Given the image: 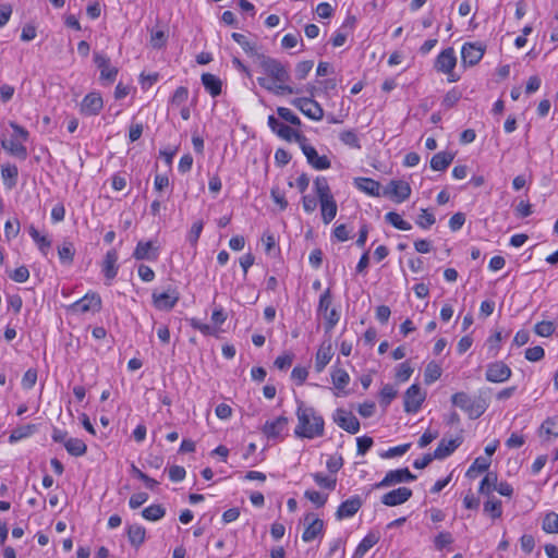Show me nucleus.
Instances as JSON below:
<instances>
[{
	"mask_svg": "<svg viewBox=\"0 0 558 558\" xmlns=\"http://www.w3.org/2000/svg\"><path fill=\"white\" fill-rule=\"evenodd\" d=\"M258 62L267 75V77H257L260 87L275 95L299 93V89L290 85L291 76L287 63L265 54L258 56Z\"/></svg>",
	"mask_w": 558,
	"mask_h": 558,
	"instance_id": "f257e3e1",
	"label": "nucleus"
},
{
	"mask_svg": "<svg viewBox=\"0 0 558 558\" xmlns=\"http://www.w3.org/2000/svg\"><path fill=\"white\" fill-rule=\"evenodd\" d=\"M298 425L294 429L296 437L313 439L324 435V418L314 408L301 402L296 410Z\"/></svg>",
	"mask_w": 558,
	"mask_h": 558,
	"instance_id": "f03ea898",
	"label": "nucleus"
},
{
	"mask_svg": "<svg viewBox=\"0 0 558 558\" xmlns=\"http://www.w3.org/2000/svg\"><path fill=\"white\" fill-rule=\"evenodd\" d=\"M10 126L12 128L13 133L10 137H7L5 135L1 136V147L10 155L25 160L27 158V149L24 143L28 140L29 133L26 129L15 122H11Z\"/></svg>",
	"mask_w": 558,
	"mask_h": 558,
	"instance_id": "7ed1b4c3",
	"label": "nucleus"
},
{
	"mask_svg": "<svg viewBox=\"0 0 558 558\" xmlns=\"http://www.w3.org/2000/svg\"><path fill=\"white\" fill-rule=\"evenodd\" d=\"M451 402L454 407L464 411L472 420L478 418L486 411L484 404L476 402L463 391L453 393Z\"/></svg>",
	"mask_w": 558,
	"mask_h": 558,
	"instance_id": "20e7f679",
	"label": "nucleus"
},
{
	"mask_svg": "<svg viewBox=\"0 0 558 558\" xmlns=\"http://www.w3.org/2000/svg\"><path fill=\"white\" fill-rule=\"evenodd\" d=\"M457 65V57L453 48L444 49L436 58L434 68L437 72L448 75V82L459 81V76L453 73Z\"/></svg>",
	"mask_w": 558,
	"mask_h": 558,
	"instance_id": "39448f33",
	"label": "nucleus"
},
{
	"mask_svg": "<svg viewBox=\"0 0 558 558\" xmlns=\"http://www.w3.org/2000/svg\"><path fill=\"white\" fill-rule=\"evenodd\" d=\"M296 143L299 144L302 153L306 157L307 162L316 170H326L330 168L331 163L327 156H319L315 147H313L307 137L298 136Z\"/></svg>",
	"mask_w": 558,
	"mask_h": 558,
	"instance_id": "423d86ee",
	"label": "nucleus"
},
{
	"mask_svg": "<svg viewBox=\"0 0 558 558\" xmlns=\"http://www.w3.org/2000/svg\"><path fill=\"white\" fill-rule=\"evenodd\" d=\"M101 310V298L96 292H88L69 306L75 314L98 313Z\"/></svg>",
	"mask_w": 558,
	"mask_h": 558,
	"instance_id": "0eeeda50",
	"label": "nucleus"
},
{
	"mask_svg": "<svg viewBox=\"0 0 558 558\" xmlns=\"http://www.w3.org/2000/svg\"><path fill=\"white\" fill-rule=\"evenodd\" d=\"M292 105L313 121H320L324 118V109L312 97L295 98Z\"/></svg>",
	"mask_w": 558,
	"mask_h": 558,
	"instance_id": "6e6552de",
	"label": "nucleus"
},
{
	"mask_svg": "<svg viewBox=\"0 0 558 558\" xmlns=\"http://www.w3.org/2000/svg\"><path fill=\"white\" fill-rule=\"evenodd\" d=\"M414 480H416V475L411 473L408 468L391 470L386 473L379 483L375 484V488H385L400 483L413 482Z\"/></svg>",
	"mask_w": 558,
	"mask_h": 558,
	"instance_id": "1a4fd4ad",
	"label": "nucleus"
},
{
	"mask_svg": "<svg viewBox=\"0 0 558 558\" xmlns=\"http://www.w3.org/2000/svg\"><path fill=\"white\" fill-rule=\"evenodd\" d=\"M426 392L416 384L411 385L404 392V411L416 413L425 401Z\"/></svg>",
	"mask_w": 558,
	"mask_h": 558,
	"instance_id": "9d476101",
	"label": "nucleus"
},
{
	"mask_svg": "<svg viewBox=\"0 0 558 558\" xmlns=\"http://www.w3.org/2000/svg\"><path fill=\"white\" fill-rule=\"evenodd\" d=\"M511 375V368L502 361L492 362L486 366L485 378L489 383H505Z\"/></svg>",
	"mask_w": 558,
	"mask_h": 558,
	"instance_id": "9b49d317",
	"label": "nucleus"
},
{
	"mask_svg": "<svg viewBox=\"0 0 558 558\" xmlns=\"http://www.w3.org/2000/svg\"><path fill=\"white\" fill-rule=\"evenodd\" d=\"M151 298L157 310L170 311L177 305L180 294L175 288H171L163 292L154 291Z\"/></svg>",
	"mask_w": 558,
	"mask_h": 558,
	"instance_id": "f8f14e48",
	"label": "nucleus"
},
{
	"mask_svg": "<svg viewBox=\"0 0 558 558\" xmlns=\"http://www.w3.org/2000/svg\"><path fill=\"white\" fill-rule=\"evenodd\" d=\"M94 62L100 71L101 81L107 84H111L116 81L118 68L111 65L110 59L105 53L95 52Z\"/></svg>",
	"mask_w": 558,
	"mask_h": 558,
	"instance_id": "ddd939ff",
	"label": "nucleus"
},
{
	"mask_svg": "<svg viewBox=\"0 0 558 558\" xmlns=\"http://www.w3.org/2000/svg\"><path fill=\"white\" fill-rule=\"evenodd\" d=\"M485 53V47L478 43H465L461 49V61L463 65L473 66L477 64Z\"/></svg>",
	"mask_w": 558,
	"mask_h": 558,
	"instance_id": "4468645a",
	"label": "nucleus"
},
{
	"mask_svg": "<svg viewBox=\"0 0 558 558\" xmlns=\"http://www.w3.org/2000/svg\"><path fill=\"white\" fill-rule=\"evenodd\" d=\"M160 247L154 241H138L133 252L136 260H157Z\"/></svg>",
	"mask_w": 558,
	"mask_h": 558,
	"instance_id": "2eb2a0df",
	"label": "nucleus"
},
{
	"mask_svg": "<svg viewBox=\"0 0 558 558\" xmlns=\"http://www.w3.org/2000/svg\"><path fill=\"white\" fill-rule=\"evenodd\" d=\"M335 423L350 434H356L360 430V422L352 412L338 409L333 416Z\"/></svg>",
	"mask_w": 558,
	"mask_h": 558,
	"instance_id": "dca6fc26",
	"label": "nucleus"
},
{
	"mask_svg": "<svg viewBox=\"0 0 558 558\" xmlns=\"http://www.w3.org/2000/svg\"><path fill=\"white\" fill-rule=\"evenodd\" d=\"M104 107V100L99 93L87 94L81 102V113L87 117L97 116Z\"/></svg>",
	"mask_w": 558,
	"mask_h": 558,
	"instance_id": "f3484780",
	"label": "nucleus"
},
{
	"mask_svg": "<svg viewBox=\"0 0 558 558\" xmlns=\"http://www.w3.org/2000/svg\"><path fill=\"white\" fill-rule=\"evenodd\" d=\"M268 126L270 130L276 133L279 137L292 142L294 141L296 143L298 136H304V134L293 130L289 125H286L281 122H279L278 119H276L274 116L268 117Z\"/></svg>",
	"mask_w": 558,
	"mask_h": 558,
	"instance_id": "a211bd4d",
	"label": "nucleus"
},
{
	"mask_svg": "<svg viewBox=\"0 0 558 558\" xmlns=\"http://www.w3.org/2000/svg\"><path fill=\"white\" fill-rule=\"evenodd\" d=\"M412 497V490L408 487L392 489L381 496V504L388 507H395L407 502Z\"/></svg>",
	"mask_w": 558,
	"mask_h": 558,
	"instance_id": "6ab92c4d",
	"label": "nucleus"
},
{
	"mask_svg": "<svg viewBox=\"0 0 558 558\" xmlns=\"http://www.w3.org/2000/svg\"><path fill=\"white\" fill-rule=\"evenodd\" d=\"M363 501L360 496L355 495L340 504L336 511V519L341 521L343 519L352 518L362 507Z\"/></svg>",
	"mask_w": 558,
	"mask_h": 558,
	"instance_id": "aec40b11",
	"label": "nucleus"
},
{
	"mask_svg": "<svg viewBox=\"0 0 558 558\" xmlns=\"http://www.w3.org/2000/svg\"><path fill=\"white\" fill-rule=\"evenodd\" d=\"M304 520L308 524L302 534V539L305 543H310L323 534L324 521L322 519L315 518L313 513H307Z\"/></svg>",
	"mask_w": 558,
	"mask_h": 558,
	"instance_id": "412c9836",
	"label": "nucleus"
},
{
	"mask_svg": "<svg viewBox=\"0 0 558 558\" xmlns=\"http://www.w3.org/2000/svg\"><path fill=\"white\" fill-rule=\"evenodd\" d=\"M385 195H389L393 197L397 203H401L410 197L411 186L408 182L392 180L390 181L388 189L385 191Z\"/></svg>",
	"mask_w": 558,
	"mask_h": 558,
	"instance_id": "4be33fe9",
	"label": "nucleus"
},
{
	"mask_svg": "<svg viewBox=\"0 0 558 558\" xmlns=\"http://www.w3.org/2000/svg\"><path fill=\"white\" fill-rule=\"evenodd\" d=\"M289 420L281 415L274 421H267L263 426V433L267 438H278L287 429Z\"/></svg>",
	"mask_w": 558,
	"mask_h": 558,
	"instance_id": "5701e85b",
	"label": "nucleus"
},
{
	"mask_svg": "<svg viewBox=\"0 0 558 558\" xmlns=\"http://www.w3.org/2000/svg\"><path fill=\"white\" fill-rule=\"evenodd\" d=\"M461 444L462 437H457L454 439L449 440L444 438L439 441L437 448L433 452V457H435V459L438 460L445 459L452 454L456 451V449L461 446Z\"/></svg>",
	"mask_w": 558,
	"mask_h": 558,
	"instance_id": "b1692460",
	"label": "nucleus"
},
{
	"mask_svg": "<svg viewBox=\"0 0 558 558\" xmlns=\"http://www.w3.org/2000/svg\"><path fill=\"white\" fill-rule=\"evenodd\" d=\"M118 258L119 255L116 248H111L106 253L102 262V272L108 280L114 279L118 275Z\"/></svg>",
	"mask_w": 558,
	"mask_h": 558,
	"instance_id": "393cba45",
	"label": "nucleus"
},
{
	"mask_svg": "<svg viewBox=\"0 0 558 558\" xmlns=\"http://www.w3.org/2000/svg\"><path fill=\"white\" fill-rule=\"evenodd\" d=\"M333 356L331 342H323L317 350L315 357V369L320 373Z\"/></svg>",
	"mask_w": 558,
	"mask_h": 558,
	"instance_id": "a878e982",
	"label": "nucleus"
},
{
	"mask_svg": "<svg viewBox=\"0 0 558 558\" xmlns=\"http://www.w3.org/2000/svg\"><path fill=\"white\" fill-rule=\"evenodd\" d=\"M322 219L324 223H330L337 216L338 206L333 196L319 201Z\"/></svg>",
	"mask_w": 558,
	"mask_h": 558,
	"instance_id": "bb28decb",
	"label": "nucleus"
},
{
	"mask_svg": "<svg viewBox=\"0 0 558 558\" xmlns=\"http://www.w3.org/2000/svg\"><path fill=\"white\" fill-rule=\"evenodd\" d=\"M454 155L449 151H439L430 159V168L435 171H445L453 161Z\"/></svg>",
	"mask_w": 558,
	"mask_h": 558,
	"instance_id": "cd10ccee",
	"label": "nucleus"
},
{
	"mask_svg": "<svg viewBox=\"0 0 558 558\" xmlns=\"http://www.w3.org/2000/svg\"><path fill=\"white\" fill-rule=\"evenodd\" d=\"M355 186L372 196L380 195V183L371 178H356Z\"/></svg>",
	"mask_w": 558,
	"mask_h": 558,
	"instance_id": "c85d7f7f",
	"label": "nucleus"
},
{
	"mask_svg": "<svg viewBox=\"0 0 558 558\" xmlns=\"http://www.w3.org/2000/svg\"><path fill=\"white\" fill-rule=\"evenodd\" d=\"M1 177L7 189H13L17 183L19 169L15 165L7 163L1 167Z\"/></svg>",
	"mask_w": 558,
	"mask_h": 558,
	"instance_id": "c756f323",
	"label": "nucleus"
},
{
	"mask_svg": "<svg viewBox=\"0 0 558 558\" xmlns=\"http://www.w3.org/2000/svg\"><path fill=\"white\" fill-rule=\"evenodd\" d=\"M379 537L374 534L369 533L367 534L356 546L352 558H363L365 554L378 543Z\"/></svg>",
	"mask_w": 558,
	"mask_h": 558,
	"instance_id": "7c9ffc66",
	"label": "nucleus"
},
{
	"mask_svg": "<svg viewBox=\"0 0 558 558\" xmlns=\"http://www.w3.org/2000/svg\"><path fill=\"white\" fill-rule=\"evenodd\" d=\"M202 83L205 89L213 97H217L221 94V81L216 75L210 73H204L202 75Z\"/></svg>",
	"mask_w": 558,
	"mask_h": 558,
	"instance_id": "2f4dec72",
	"label": "nucleus"
},
{
	"mask_svg": "<svg viewBox=\"0 0 558 558\" xmlns=\"http://www.w3.org/2000/svg\"><path fill=\"white\" fill-rule=\"evenodd\" d=\"M28 233L33 241L37 244L41 254L47 256L48 251L51 247V241L46 235H41L33 225L28 227Z\"/></svg>",
	"mask_w": 558,
	"mask_h": 558,
	"instance_id": "473e14b6",
	"label": "nucleus"
},
{
	"mask_svg": "<svg viewBox=\"0 0 558 558\" xmlns=\"http://www.w3.org/2000/svg\"><path fill=\"white\" fill-rule=\"evenodd\" d=\"M146 536V531L142 525L138 524H132L128 529V537L132 546L135 548L140 547Z\"/></svg>",
	"mask_w": 558,
	"mask_h": 558,
	"instance_id": "72a5a7b5",
	"label": "nucleus"
},
{
	"mask_svg": "<svg viewBox=\"0 0 558 558\" xmlns=\"http://www.w3.org/2000/svg\"><path fill=\"white\" fill-rule=\"evenodd\" d=\"M64 448L73 457H82L87 451L86 444L78 438H69L64 444Z\"/></svg>",
	"mask_w": 558,
	"mask_h": 558,
	"instance_id": "f704fd0d",
	"label": "nucleus"
},
{
	"mask_svg": "<svg viewBox=\"0 0 558 558\" xmlns=\"http://www.w3.org/2000/svg\"><path fill=\"white\" fill-rule=\"evenodd\" d=\"M36 432V425L34 424H27L23 426H19L12 430L9 437V441L11 444H14L19 440H22L24 438H27L32 436Z\"/></svg>",
	"mask_w": 558,
	"mask_h": 558,
	"instance_id": "c9c22d12",
	"label": "nucleus"
},
{
	"mask_svg": "<svg viewBox=\"0 0 558 558\" xmlns=\"http://www.w3.org/2000/svg\"><path fill=\"white\" fill-rule=\"evenodd\" d=\"M58 255L62 264L70 265L73 263L75 248L70 241H63L58 247Z\"/></svg>",
	"mask_w": 558,
	"mask_h": 558,
	"instance_id": "e433bc0d",
	"label": "nucleus"
},
{
	"mask_svg": "<svg viewBox=\"0 0 558 558\" xmlns=\"http://www.w3.org/2000/svg\"><path fill=\"white\" fill-rule=\"evenodd\" d=\"M232 39L239 44L242 49L251 57H256L258 59V56L262 53L257 52L256 45L248 41L247 38L240 33H232L231 35Z\"/></svg>",
	"mask_w": 558,
	"mask_h": 558,
	"instance_id": "4c0bfd02",
	"label": "nucleus"
},
{
	"mask_svg": "<svg viewBox=\"0 0 558 558\" xmlns=\"http://www.w3.org/2000/svg\"><path fill=\"white\" fill-rule=\"evenodd\" d=\"M490 465V459L484 457H477L472 465L466 471V476L473 478L477 473H483L488 470Z\"/></svg>",
	"mask_w": 558,
	"mask_h": 558,
	"instance_id": "58836bf2",
	"label": "nucleus"
},
{
	"mask_svg": "<svg viewBox=\"0 0 558 558\" xmlns=\"http://www.w3.org/2000/svg\"><path fill=\"white\" fill-rule=\"evenodd\" d=\"M314 190L319 201L333 196L325 177H317L314 180Z\"/></svg>",
	"mask_w": 558,
	"mask_h": 558,
	"instance_id": "ea45409f",
	"label": "nucleus"
},
{
	"mask_svg": "<svg viewBox=\"0 0 558 558\" xmlns=\"http://www.w3.org/2000/svg\"><path fill=\"white\" fill-rule=\"evenodd\" d=\"M497 487V474L488 472L481 481L478 492L483 495H490Z\"/></svg>",
	"mask_w": 558,
	"mask_h": 558,
	"instance_id": "a19ab883",
	"label": "nucleus"
},
{
	"mask_svg": "<svg viewBox=\"0 0 558 558\" xmlns=\"http://www.w3.org/2000/svg\"><path fill=\"white\" fill-rule=\"evenodd\" d=\"M385 220L398 230L408 231L412 226L410 222L402 219V217L395 211H389L385 215Z\"/></svg>",
	"mask_w": 558,
	"mask_h": 558,
	"instance_id": "79ce46f5",
	"label": "nucleus"
},
{
	"mask_svg": "<svg viewBox=\"0 0 558 558\" xmlns=\"http://www.w3.org/2000/svg\"><path fill=\"white\" fill-rule=\"evenodd\" d=\"M441 367L434 361L429 362L426 365L425 372H424V381L426 385H430L441 376Z\"/></svg>",
	"mask_w": 558,
	"mask_h": 558,
	"instance_id": "37998d69",
	"label": "nucleus"
},
{
	"mask_svg": "<svg viewBox=\"0 0 558 558\" xmlns=\"http://www.w3.org/2000/svg\"><path fill=\"white\" fill-rule=\"evenodd\" d=\"M332 384L338 390H343L350 383V376L347 371L337 368L331 373Z\"/></svg>",
	"mask_w": 558,
	"mask_h": 558,
	"instance_id": "c03bdc74",
	"label": "nucleus"
},
{
	"mask_svg": "<svg viewBox=\"0 0 558 558\" xmlns=\"http://www.w3.org/2000/svg\"><path fill=\"white\" fill-rule=\"evenodd\" d=\"M484 512L489 514L493 519H498L502 514L501 501L495 497L489 498L484 502Z\"/></svg>",
	"mask_w": 558,
	"mask_h": 558,
	"instance_id": "a18cd8bd",
	"label": "nucleus"
},
{
	"mask_svg": "<svg viewBox=\"0 0 558 558\" xmlns=\"http://www.w3.org/2000/svg\"><path fill=\"white\" fill-rule=\"evenodd\" d=\"M165 514L166 509L161 505H150L142 511V515L148 521L160 520Z\"/></svg>",
	"mask_w": 558,
	"mask_h": 558,
	"instance_id": "49530a36",
	"label": "nucleus"
},
{
	"mask_svg": "<svg viewBox=\"0 0 558 558\" xmlns=\"http://www.w3.org/2000/svg\"><path fill=\"white\" fill-rule=\"evenodd\" d=\"M541 435H546L548 437H557L558 436V417H549L543 422L541 425Z\"/></svg>",
	"mask_w": 558,
	"mask_h": 558,
	"instance_id": "de8ad7c7",
	"label": "nucleus"
},
{
	"mask_svg": "<svg viewBox=\"0 0 558 558\" xmlns=\"http://www.w3.org/2000/svg\"><path fill=\"white\" fill-rule=\"evenodd\" d=\"M313 478L315 481V483L322 487V488H326V489H329V490H333L336 488V485H337V478L336 477H331V476H327L323 473H314L313 475Z\"/></svg>",
	"mask_w": 558,
	"mask_h": 558,
	"instance_id": "09e8293b",
	"label": "nucleus"
},
{
	"mask_svg": "<svg viewBox=\"0 0 558 558\" xmlns=\"http://www.w3.org/2000/svg\"><path fill=\"white\" fill-rule=\"evenodd\" d=\"M340 141L352 148L360 149L361 144L357 134L353 130L342 131L339 135Z\"/></svg>",
	"mask_w": 558,
	"mask_h": 558,
	"instance_id": "8fccbe9b",
	"label": "nucleus"
},
{
	"mask_svg": "<svg viewBox=\"0 0 558 558\" xmlns=\"http://www.w3.org/2000/svg\"><path fill=\"white\" fill-rule=\"evenodd\" d=\"M542 527L546 533H558V514L556 512L547 513L543 520Z\"/></svg>",
	"mask_w": 558,
	"mask_h": 558,
	"instance_id": "3c124183",
	"label": "nucleus"
},
{
	"mask_svg": "<svg viewBox=\"0 0 558 558\" xmlns=\"http://www.w3.org/2000/svg\"><path fill=\"white\" fill-rule=\"evenodd\" d=\"M325 318L326 332L331 331L340 320V313L337 308L332 307L327 313L323 314Z\"/></svg>",
	"mask_w": 558,
	"mask_h": 558,
	"instance_id": "603ef678",
	"label": "nucleus"
},
{
	"mask_svg": "<svg viewBox=\"0 0 558 558\" xmlns=\"http://www.w3.org/2000/svg\"><path fill=\"white\" fill-rule=\"evenodd\" d=\"M555 329L554 323L549 320L539 322L534 326V331L539 337H550Z\"/></svg>",
	"mask_w": 558,
	"mask_h": 558,
	"instance_id": "864d4df0",
	"label": "nucleus"
},
{
	"mask_svg": "<svg viewBox=\"0 0 558 558\" xmlns=\"http://www.w3.org/2000/svg\"><path fill=\"white\" fill-rule=\"evenodd\" d=\"M397 390L390 384L385 385L380 390V404L387 408L397 397Z\"/></svg>",
	"mask_w": 558,
	"mask_h": 558,
	"instance_id": "5fc2aeb1",
	"label": "nucleus"
},
{
	"mask_svg": "<svg viewBox=\"0 0 558 558\" xmlns=\"http://www.w3.org/2000/svg\"><path fill=\"white\" fill-rule=\"evenodd\" d=\"M332 303V295L330 289H326L319 296L317 313L325 314L330 310Z\"/></svg>",
	"mask_w": 558,
	"mask_h": 558,
	"instance_id": "6e6d98bb",
	"label": "nucleus"
},
{
	"mask_svg": "<svg viewBox=\"0 0 558 558\" xmlns=\"http://www.w3.org/2000/svg\"><path fill=\"white\" fill-rule=\"evenodd\" d=\"M189 98V89L184 86L178 87L172 97L170 98V104L172 106L180 107L186 102Z\"/></svg>",
	"mask_w": 558,
	"mask_h": 558,
	"instance_id": "4d7b16f0",
	"label": "nucleus"
},
{
	"mask_svg": "<svg viewBox=\"0 0 558 558\" xmlns=\"http://www.w3.org/2000/svg\"><path fill=\"white\" fill-rule=\"evenodd\" d=\"M453 543V537L449 532H440L434 538V546L437 550H442Z\"/></svg>",
	"mask_w": 558,
	"mask_h": 558,
	"instance_id": "13d9d810",
	"label": "nucleus"
},
{
	"mask_svg": "<svg viewBox=\"0 0 558 558\" xmlns=\"http://www.w3.org/2000/svg\"><path fill=\"white\" fill-rule=\"evenodd\" d=\"M314 62L311 60L301 61L296 64L294 74L299 81L306 78L311 70L313 69Z\"/></svg>",
	"mask_w": 558,
	"mask_h": 558,
	"instance_id": "bf43d9fd",
	"label": "nucleus"
},
{
	"mask_svg": "<svg viewBox=\"0 0 558 558\" xmlns=\"http://www.w3.org/2000/svg\"><path fill=\"white\" fill-rule=\"evenodd\" d=\"M435 216L432 213H429L427 209H422L416 219V225L423 229H429L435 223Z\"/></svg>",
	"mask_w": 558,
	"mask_h": 558,
	"instance_id": "052dcab7",
	"label": "nucleus"
},
{
	"mask_svg": "<svg viewBox=\"0 0 558 558\" xmlns=\"http://www.w3.org/2000/svg\"><path fill=\"white\" fill-rule=\"evenodd\" d=\"M277 113H278V116H279L282 120H284V121H287V122L291 123L292 125H296V126L301 125V120H300V118H299L296 114H294V113L292 112V110H290L289 108H286V107H278V108H277Z\"/></svg>",
	"mask_w": 558,
	"mask_h": 558,
	"instance_id": "680f3d73",
	"label": "nucleus"
},
{
	"mask_svg": "<svg viewBox=\"0 0 558 558\" xmlns=\"http://www.w3.org/2000/svg\"><path fill=\"white\" fill-rule=\"evenodd\" d=\"M461 98V93L457 88L450 89L442 99V107L446 109H450L457 105V102Z\"/></svg>",
	"mask_w": 558,
	"mask_h": 558,
	"instance_id": "e2e57ef3",
	"label": "nucleus"
},
{
	"mask_svg": "<svg viewBox=\"0 0 558 558\" xmlns=\"http://www.w3.org/2000/svg\"><path fill=\"white\" fill-rule=\"evenodd\" d=\"M413 374V368L411 367L409 362H403L398 365L397 372H396V378L397 380L404 383L409 380L411 375Z\"/></svg>",
	"mask_w": 558,
	"mask_h": 558,
	"instance_id": "0e129e2a",
	"label": "nucleus"
},
{
	"mask_svg": "<svg viewBox=\"0 0 558 558\" xmlns=\"http://www.w3.org/2000/svg\"><path fill=\"white\" fill-rule=\"evenodd\" d=\"M304 496L311 502H313L317 508L323 507L326 504L327 498H328L327 495H324L317 490H310V489L304 493Z\"/></svg>",
	"mask_w": 558,
	"mask_h": 558,
	"instance_id": "69168bd1",
	"label": "nucleus"
},
{
	"mask_svg": "<svg viewBox=\"0 0 558 558\" xmlns=\"http://www.w3.org/2000/svg\"><path fill=\"white\" fill-rule=\"evenodd\" d=\"M203 228H204V223L201 220L196 221L192 225L191 230L187 234V241L191 243L192 246H196L197 241L203 231Z\"/></svg>",
	"mask_w": 558,
	"mask_h": 558,
	"instance_id": "338daca9",
	"label": "nucleus"
},
{
	"mask_svg": "<svg viewBox=\"0 0 558 558\" xmlns=\"http://www.w3.org/2000/svg\"><path fill=\"white\" fill-rule=\"evenodd\" d=\"M37 381V371L35 368H28L22 378V387L26 390L32 389Z\"/></svg>",
	"mask_w": 558,
	"mask_h": 558,
	"instance_id": "774afa93",
	"label": "nucleus"
}]
</instances>
